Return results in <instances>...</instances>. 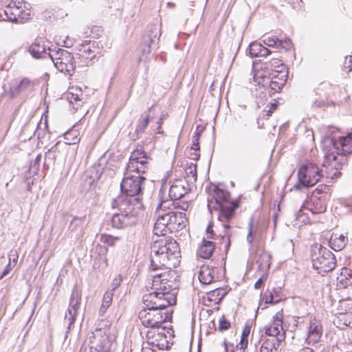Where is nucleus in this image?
<instances>
[{"instance_id":"nucleus-1","label":"nucleus","mask_w":352,"mask_h":352,"mask_svg":"<svg viewBox=\"0 0 352 352\" xmlns=\"http://www.w3.org/2000/svg\"><path fill=\"white\" fill-rule=\"evenodd\" d=\"M211 193L208 198V208L212 213L217 212L218 220L221 223L223 228V234L220 233L219 236L223 239H226L228 247L230 237L232 234L231 226L229 224L232 219L236 206L230 201V194L228 191L219 188L218 186H213L210 189Z\"/></svg>"},{"instance_id":"nucleus-2","label":"nucleus","mask_w":352,"mask_h":352,"mask_svg":"<svg viewBox=\"0 0 352 352\" xmlns=\"http://www.w3.org/2000/svg\"><path fill=\"white\" fill-rule=\"evenodd\" d=\"M179 258V248L175 240H156L151 245V269L175 268L180 262Z\"/></svg>"},{"instance_id":"nucleus-3","label":"nucleus","mask_w":352,"mask_h":352,"mask_svg":"<svg viewBox=\"0 0 352 352\" xmlns=\"http://www.w3.org/2000/svg\"><path fill=\"white\" fill-rule=\"evenodd\" d=\"M112 207L117 208L118 212L111 217V226L114 228L123 229L136 223L138 215L143 208L142 202L138 198L124 199L118 197L112 202Z\"/></svg>"},{"instance_id":"nucleus-4","label":"nucleus","mask_w":352,"mask_h":352,"mask_svg":"<svg viewBox=\"0 0 352 352\" xmlns=\"http://www.w3.org/2000/svg\"><path fill=\"white\" fill-rule=\"evenodd\" d=\"M311 261L313 267L322 276L332 271L336 265L334 254L320 244L311 247Z\"/></svg>"},{"instance_id":"nucleus-5","label":"nucleus","mask_w":352,"mask_h":352,"mask_svg":"<svg viewBox=\"0 0 352 352\" xmlns=\"http://www.w3.org/2000/svg\"><path fill=\"white\" fill-rule=\"evenodd\" d=\"M50 59L60 72L72 76L76 69V62L72 53L66 50L55 47L49 54Z\"/></svg>"},{"instance_id":"nucleus-6","label":"nucleus","mask_w":352,"mask_h":352,"mask_svg":"<svg viewBox=\"0 0 352 352\" xmlns=\"http://www.w3.org/2000/svg\"><path fill=\"white\" fill-rule=\"evenodd\" d=\"M145 177L140 175L125 172L124 177L120 184V188L122 195L119 197H123L124 199L129 198H139L143 189V184Z\"/></svg>"},{"instance_id":"nucleus-7","label":"nucleus","mask_w":352,"mask_h":352,"mask_svg":"<svg viewBox=\"0 0 352 352\" xmlns=\"http://www.w3.org/2000/svg\"><path fill=\"white\" fill-rule=\"evenodd\" d=\"M4 13L10 21L24 23L30 19V4L22 0H12L6 6Z\"/></svg>"},{"instance_id":"nucleus-8","label":"nucleus","mask_w":352,"mask_h":352,"mask_svg":"<svg viewBox=\"0 0 352 352\" xmlns=\"http://www.w3.org/2000/svg\"><path fill=\"white\" fill-rule=\"evenodd\" d=\"M142 301L146 307L162 311L166 307L175 305L177 298L175 294H167V292L164 294V292L155 290L144 294Z\"/></svg>"},{"instance_id":"nucleus-9","label":"nucleus","mask_w":352,"mask_h":352,"mask_svg":"<svg viewBox=\"0 0 352 352\" xmlns=\"http://www.w3.org/2000/svg\"><path fill=\"white\" fill-rule=\"evenodd\" d=\"M113 342L104 329H96L91 332L81 348H88L91 352H111Z\"/></svg>"},{"instance_id":"nucleus-10","label":"nucleus","mask_w":352,"mask_h":352,"mask_svg":"<svg viewBox=\"0 0 352 352\" xmlns=\"http://www.w3.org/2000/svg\"><path fill=\"white\" fill-rule=\"evenodd\" d=\"M174 206L171 201H162L157 206L155 212L156 221L154 225L153 232L158 236H165L170 233L169 222L170 221V206Z\"/></svg>"},{"instance_id":"nucleus-11","label":"nucleus","mask_w":352,"mask_h":352,"mask_svg":"<svg viewBox=\"0 0 352 352\" xmlns=\"http://www.w3.org/2000/svg\"><path fill=\"white\" fill-rule=\"evenodd\" d=\"M299 184L294 186L295 189H299L300 185L304 187L314 186L322 177L320 168L313 163H306L302 165L298 172Z\"/></svg>"},{"instance_id":"nucleus-12","label":"nucleus","mask_w":352,"mask_h":352,"mask_svg":"<svg viewBox=\"0 0 352 352\" xmlns=\"http://www.w3.org/2000/svg\"><path fill=\"white\" fill-rule=\"evenodd\" d=\"M170 317V314L169 313L147 307L142 309L138 314V318L142 325L151 329H158Z\"/></svg>"},{"instance_id":"nucleus-13","label":"nucleus","mask_w":352,"mask_h":352,"mask_svg":"<svg viewBox=\"0 0 352 352\" xmlns=\"http://www.w3.org/2000/svg\"><path fill=\"white\" fill-rule=\"evenodd\" d=\"M178 283L170 271L153 275L152 289L160 292L177 295Z\"/></svg>"},{"instance_id":"nucleus-14","label":"nucleus","mask_w":352,"mask_h":352,"mask_svg":"<svg viewBox=\"0 0 352 352\" xmlns=\"http://www.w3.org/2000/svg\"><path fill=\"white\" fill-rule=\"evenodd\" d=\"M150 157L142 148L134 150L131 153L126 168V172L140 175L148 169Z\"/></svg>"},{"instance_id":"nucleus-15","label":"nucleus","mask_w":352,"mask_h":352,"mask_svg":"<svg viewBox=\"0 0 352 352\" xmlns=\"http://www.w3.org/2000/svg\"><path fill=\"white\" fill-rule=\"evenodd\" d=\"M325 144L324 151L328 146L331 148L327 152L333 151L336 155H346L352 153V135L348 134L346 136L340 137L338 140L328 138L324 142Z\"/></svg>"},{"instance_id":"nucleus-16","label":"nucleus","mask_w":352,"mask_h":352,"mask_svg":"<svg viewBox=\"0 0 352 352\" xmlns=\"http://www.w3.org/2000/svg\"><path fill=\"white\" fill-rule=\"evenodd\" d=\"M81 302V292L76 285L73 288L68 309L65 313V322L67 323V329L69 331L74 323L77 313L80 309Z\"/></svg>"},{"instance_id":"nucleus-17","label":"nucleus","mask_w":352,"mask_h":352,"mask_svg":"<svg viewBox=\"0 0 352 352\" xmlns=\"http://www.w3.org/2000/svg\"><path fill=\"white\" fill-rule=\"evenodd\" d=\"M283 313L277 312L273 317L271 322L265 327L266 336L274 338L278 342H283L285 338V333L283 328Z\"/></svg>"},{"instance_id":"nucleus-18","label":"nucleus","mask_w":352,"mask_h":352,"mask_svg":"<svg viewBox=\"0 0 352 352\" xmlns=\"http://www.w3.org/2000/svg\"><path fill=\"white\" fill-rule=\"evenodd\" d=\"M324 161L323 162L322 166L324 169L320 170L322 177H325L327 179L331 180L336 179L340 175L338 168H336V160L338 156L336 155L333 151L330 153L324 150Z\"/></svg>"},{"instance_id":"nucleus-19","label":"nucleus","mask_w":352,"mask_h":352,"mask_svg":"<svg viewBox=\"0 0 352 352\" xmlns=\"http://www.w3.org/2000/svg\"><path fill=\"white\" fill-rule=\"evenodd\" d=\"M319 203L313 208H305L302 206L296 214V224L299 226L302 224L309 223L311 221V217L315 214H319L326 210V206L320 203V200H317Z\"/></svg>"},{"instance_id":"nucleus-20","label":"nucleus","mask_w":352,"mask_h":352,"mask_svg":"<svg viewBox=\"0 0 352 352\" xmlns=\"http://www.w3.org/2000/svg\"><path fill=\"white\" fill-rule=\"evenodd\" d=\"M146 343L153 347H157L158 349H164L167 346V336L165 333V329L160 330L158 329H151L146 333Z\"/></svg>"},{"instance_id":"nucleus-21","label":"nucleus","mask_w":352,"mask_h":352,"mask_svg":"<svg viewBox=\"0 0 352 352\" xmlns=\"http://www.w3.org/2000/svg\"><path fill=\"white\" fill-rule=\"evenodd\" d=\"M79 56L88 65L99 54V47L95 41H85L78 47Z\"/></svg>"},{"instance_id":"nucleus-22","label":"nucleus","mask_w":352,"mask_h":352,"mask_svg":"<svg viewBox=\"0 0 352 352\" xmlns=\"http://www.w3.org/2000/svg\"><path fill=\"white\" fill-rule=\"evenodd\" d=\"M191 190V186L185 179H177L173 182L169 188L171 201L182 198Z\"/></svg>"},{"instance_id":"nucleus-23","label":"nucleus","mask_w":352,"mask_h":352,"mask_svg":"<svg viewBox=\"0 0 352 352\" xmlns=\"http://www.w3.org/2000/svg\"><path fill=\"white\" fill-rule=\"evenodd\" d=\"M175 205L170 206V217L171 219L169 222L170 233L179 231L186 226V214L183 212L175 210Z\"/></svg>"},{"instance_id":"nucleus-24","label":"nucleus","mask_w":352,"mask_h":352,"mask_svg":"<svg viewBox=\"0 0 352 352\" xmlns=\"http://www.w3.org/2000/svg\"><path fill=\"white\" fill-rule=\"evenodd\" d=\"M322 327L320 320L313 318L310 320L307 329L306 342L309 344L318 343L322 335Z\"/></svg>"},{"instance_id":"nucleus-25","label":"nucleus","mask_w":352,"mask_h":352,"mask_svg":"<svg viewBox=\"0 0 352 352\" xmlns=\"http://www.w3.org/2000/svg\"><path fill=\"white\" fill-rule=\"evenodd\" d=\"M53 50V48L47 47L45 42L41 40H36L28 48V52L33 58L38 59L47 58H50V53Z\"/></svg>"},{"instance_id":"nucleus-26","label":"nucleus","mask_w":352,"mask_h":352,"mask_svg":"<svg viewBox=\"0 0 352 352\" xmlns=\"http://www.w3.org/2000/svg\"><path fill=\"white\" fill-rule=\"evenodd\" d=\"M270 71L269 67L264 65H254L253 67V81L262 87L268 81V78L270 76Z\"/></svg>"},{"instance_id":"nucleus-27","label":"nucleus","mask_w":352,"mask_h":352,"mask_svg":"<svg viewBox=\"0 0 352 352\" xmlns=\"http://www.w3.org/2000/svg\"><path fill=\"white\" fill-rule=\"evenodd\" d=\"M158 35H160V30L155 25L152 28L148 35L144 36L143 42L141 45V50L144 55L151 52V45L159 40Z\"/></svg>"},{"instance_id":"nucleus-28","label":"nucleus","mask_w":352,"mask_h":352,"mask_svg":"<svg viewBox=\"0 0 352 352\" xmlns=\"http://www.w3.org/2000/svg\"><path fill=\"white\" fill-rule=\"evenodd\" d=\"M82 90L77 88H72L65 94L66 99L76 110L82 104Z\"/></svg>"},{"instance_id":"nucleus-29","label":"nucleus","mask_w":352,"mask_h":352,"mask_svg":"<svg viewBox=\"0 0 352 352\" xmlns=\"http://www.w3.org/2000/svg\"><path fill=\"white\" fill-rule=\"evenodd\" d=\"M258 258L256 263L258 264V270L263 273H266L270 267L271 254L263 250L257 251Z\"/></svg>"},{"instance_id":"nucleus-30","label":"nucleus","mask_w":352,"mask_h":352,"mask_svg":"<svg viewBox=\"0 0 352 352\" xmlns=\"http://www.w3.org/2000/svg\"><path fill=\"white\" fill-rule=\"evenodd\" d=\"M260 342L261 343L260 352H280L278 346L280 342L274 338H267L266 336H262Z\"/></svg>"},{"instance_id":"nucleus-31","label":"nucleus","mask_w":352,"mask_h":352,"mask_svg":"<svg viewBox=\"0 0 352 352\" xmlns=\"http://www.w3.org/2000/svg\"><path fill=\"white\" fill-rule=\"evenodd\" d=\"M34 86L33 81L27 78H23L15 87L11 88V95L14 97L21 93H28L32 91Z\"/></svg>"},{"instance_id":"nucleus-32","label":"nucleus","mask_w":352,"mask_h":352,"mask_svg":"<svg viewBox=\"0 0 352 352\" xmlns=\"http://www.w3.org/2000/svg\"><path fill=\"white\" fill-rule=\"evenodd\" d=\"M96 250L99 251L100 256L95 258L94 267L98 268L100 271L105 270L108 265L107 253L108 249L101 245H97Z\"/></svg>"},{"instance_id":"nucleus-33","label":"nucleus","mask_w":352,"mask_h":352,"mask_svg":"<svg viewBox=\"0 0 352 352\" xmlns=\"http://www.w3.org/2000/svg\"><path fill=\"white\" fill-rule=\"evenodd\" d=\"M247 52L251 57L266 56L271 53L270 50L257 42L251 43Z\"/></svg>"},{"instance_id":"nucleus-34","label":"nucleus","mask_w":352,"mask_h":352,"mask_svg":"<svg viewBox=\"0 0 352 352\" xmlns=\"http://www.w3.org/2000/svg\"><path fill=\"white\" fill-rule=\"evenodd\" d=\"M333 323L340 329L352 327V312L339 313L336 316Z\"/></svg>"},{"instance_id":"nucleus-35","label":"nucleus","mask_w":352,"mask_h":352,"mask_svg":"<svg viewBox=\"0 0 352 352\" xmlns=\"http://www.w3.org/2000/svg\"><path fill=\"white\" fill-rule=\"evenodd\" d=\"M214 250V244L212 241L203 240L201 244L199 247L197 254L203 258H209Z\"/></svg>"},{"instance_id":"nucleus-36","label":"nucleus","mask_w":352,"mask_h":352,"mask_svg":"<svg viewBox=\"0 0 352 352\" xmlns=\"http://www.w3.org/2000/svg\"><path fill=\"white\" fill-rule=\"evenodd\" d=\"M214 269L208 265H204L200 268L199 272V279L204 285H209L214 280Z\"/></svg>"},{"instance_id":"nucleus-37","label":"nucleus","mask_w":352,"mask_h":352,"mask_svg":"<svg viewBox=\"0 0 352 352\" xmlns=\"http://www.w3.org/2000/svg\"><path fill=\"white\" fill-rule=\"evenodd\" d=\"M280 79H278L279 81H274L271 80L270 77L268 78V81L265 84L263 88L268 90L270 94H274V93L279 92L286 82V78L283 75L280 76Z\"/></svg>"},{"instance_id":"nucleus-38","label":"nucleus","mask_w":352,"mask_h":352,"mask_svg":"<svg viewBox=\"0 0 352 352\" xmlns=\"http://www.w3.org/2000/svg\"><path fill=\"white\" fill-rule=\"evenodd\" d=\"M347 243V238L344 234L338 236L336 234L331 235L329 239L330 246L335 251H340L344 248Z\"/></svg>"},{"instance_id":"nucleus-39","label":"nucleus","mask_w":352,"mask_h":352,"mask_svg":"<svg viewBox=\"0 0 352 352\" xmlns=\"http://www.w3.org/2000/svg\"><path fill=\"white\" fill-rule=\"evenodd\" d=\"M188 184L190 185V186L196 182L197 180V166L194 164H191L188 168L186 169V177L184 178Z\"/></svg>"},{"instance_id":"nucleus-40","label":"nucleus","mask_w":352,"mask_h":352,"mask_svg":"<svg viewBox=\"0 0 352 352\" xmlns=\"http://www.w3.org/2000/svg\"><path fill=\"white\" fill-rule=\"evenodd\" d=\"M100 241L110 246H113L120 240L118 236H113L107 234H101L99 236Z\"/></svg>"},{"instance_id":"nucleus-41","label":"nucleus","mask_w":352,"mask_h":352,"mask_svg":"<svg viewBox=\"0 0 352 352\" xmlns=\"http://www.w3.org/2000/svg\"><path fill=\"white\" fill-rule=\"evenodd\" d=\"M57 144H55L51 148H50L46 153H45V160H48L50 162H52L53 164L55 163L56 155V153L57 152L58 148Z\"/></svg>"},{"instance_id":"nucleus-42","label":"nucleus","mask_w":352,"mask_h":352,"mask_svg":"<svg viewBox=\"0 0 352 352\" xmlns=\"http://www.w3.org/2000/svg\"><path fill=\"white\" fill-rule=\"evenodd\" d=\"M149 116H146L144 119L140 120L136 127V131L138 133H143L149 123Z\"/></svg>"},{"instance_id":"nucleus-43","label":"nucleus","mask_w":352,"mask_h":352,"mask_svg":"<svg viewBox=\"0 0 352 352\" xmlns=\"http://www.w3.org/2000/svg\"><path fill=\"white\" fill-rule=\"evenodd\" d=\"M265 45L269 47H276L278 45V38L276 36H267L263 39Z\"/></svg>"},{"instance_id":"nucleus-44","label":"nucleus","mask_w":352,"mask_h":352,"mask_svg":"<svg viewBox=\"0 0 352 352\" xmlns=\"http://www.w3.org/2000/svg\"><path fill=\"white\" fill-rule=\"evenodd\" d=\"M41 160V154H38L35 160L32 161L30 166V171L36 173V172L39 169L40 162Z\"/></svg>"},{"instance_id":"nucleus-45","label":"nucleus","mask_w":352,"mask_h":352,"mask_svg":"<svg viewBox=\"0 0 352 352\" xmlns=\"http://www.w3.org/2000/svg\"><path fill=\"white\" fill-rule=\"evenodd\" d=\"M73 135L72 131H68L65 134L64 138L67 141L66 142L68 144H75L77 142H79V138L77 135H74V137H72Z\"/></svg>"},{"instance_id":"nucleus-46","label":"nucleus","mask_w":352,"mask_h":352,"mask_svg":"<svg viewBox=\"0 0 352 352\" xmlns=\"http://www.w3.org/2000/svg\"><path fill=\"white\" fill-rule=\"evenodd\" d=\"M274 63H278L279 65L278 67L273 69V70H270V73H274L276 74L284 72L285 73H287V75H288V71L282 60H276Z\"/></svg>"},{"instance_id":"nucleus-47","label":"nucleus","mask_w":352,"mask_h":352,"mask_svg":"<svg viewBox=\"0 0 352 352\" xmlns=\"http://www.w3.org/2000/svg\"><path fill=\"white\" fill-rule=\"evenodd\" d=\"M113 292H107L103 296L102 305L103 307H109L112 302Z\"/></svg>"},{"instance_id":"nucleus-48","label":"nucleus","mask_w":352,"mask_h":352,"mask_svg":"<svg viewBox=\"0 0 352 352\" xmlns=\"http://www.w3.org/2000/svg\"><path fill=\"white\" fill-rule=\"evenodd\" d=\"M222 289L220 288L214 289L210 292H208V298H210V300H212V298L213 297L217 296V298L214 299V300H220L221 298L223 297V294H221Z\"/></svg>"},{"instance_id":"nucleus-49","label":"nucleus","mask_w":352,"mask_h":352,"mask_svg":"<svg viewBox=\"0 0 352 352\" xmlns=\"http://www.w3.org/2000/svg\"><path fill=\"white\" fill-rule=\"evenodd\" d=\"M292 41L289 38H286L285 40L278 39L277 47L289 50L292 47Z\"/></svg>"},{"instance_id":"nucleus-50","label":"nucleus","mask_w":352,"mask_h":352,"mask_svg":"<svg viewBox=\"0 0 352 352\" xmlns=\"http://www.w3.org/2000/svg\"><path fill=\"white\" fill-rule=\"evenodd\" d=\"M9 262L12 264L13 263V266H14L18 261L19 255L15 250H11L8 254Z\"/></svg>"},{"instance_id":"nucleus-51","label":"nucleus","mask_w":352,"mask_h":352,"mask_svg":"<svg viewBox=\"0 0 352 352\" xmlns=\"http://www.w3.org/2000/svg\"><path fill=\"white\" fill-rule=\"evenodd\" d=\"M253 240H254V236H253V226H252V223H251L249 225L248 234V236H247V241L250 244V249H252L253 248V245H252Z\"/></svg>"},{"instance_id":"nucleus-52","label":"nucleus","mask_w":352,"mask_h":352,"mask_svg":"<svg viewBox=\"0 0 352 352\" xmlns=\"http://www.w3.org/2000/svg\"><path fill=\"white\" fill-rule=\"evenodd\" d=\"M122 281V276L121 274H118L112 280L111 286L113 287L112 291L115 290L120 285Z\"/></svg>"},{"instance_id":"nucleus-53","label":"nucleus","mask_w":352,"mask_h":352,"mask_svg":"<svg viewBox=\"0 0 352 352\" xmlns=\"http://www.w3.org/2000/svg\"><path fill=\"white\" fill-rule=\"evenodd\" d=\"M344 67L348 69V72L352 71V56H346L345 58Z\"/></svg>"},{"instance_id":"nucleus-54","label":"nucleus","mask_w":352,"mask_h":352,"mask_svg":"<svg viewBox=\"0 0 352 352\" xmlns=\"http://www.w3.org/2000/svg\"><path fill=\"white\" fill-rule=\"evenodd\" d=\"M248 340L244 336H241L240 342L236 345V348L241 350H243L248 346Z\"/></svg>"},{"instance_id":"nucleus-55","label":"nucleus","mask_w":352,"mask_h":352,"mask_svg":"<svg viewBox=\"0 0 352 352\" xmlns=\"http://www.w3.org/2000/svg\"><path fill=\"white\" fill-rule=\"evenodd\" d=\"M230 324L225 319H221L219 321V329L221 331L228 330L230 328Z\"/></svg>"},{"instance_id":"nucleus-56","label":"nucleus","mask_w":352,"mask_h":352,"mask_svg":"<svg viewBox=\"0 0 352 352\" xmlns=\"http://www.w3.org/2000/svg\"><path fill=\"white\" fill-rule=\"evenodd\" d=\"M283 76H285V78H286V80L288 78V75H287V73H285L284 72H282L281 73H278V74H274V73H271L270 74V78L271 80H273L274 81H279L278 79H280L281 78V75H283Z\"/></svg>"},{"instance_id":"nucleus-57","label":"nucleus","mask_w":352,"mask_h":352,"mask_svg":"<svg viewBox=\"0 0 352 352\" xmlns=\"http://www.w3.org/2000/svg\"><path fill=\"white\" fill-rule=\"evenodd\" d=\"M212 227H213V223H210L206 228V233H207L208 237L210 238V239H214V235H215V234L213 231Z\"/></svg>"},{"instance_id":"nucleus-58","label":"nucleus","mask_w":352,"mask_h":352,"mask_svg":"<svg viewBox=\"0 0 352 352\" xmlns=\"http://www.w3.org/2000/svg\"><path fill=\"white\" fill-rule=\"evenodd\" d=\"M276 60H280V59L278 58H272L271 60H270L269 62L267 63H265L267 67H269V69L270 71V70H273V69H274L275 67H278L279 65H278V63H275L274 62Z\"/></svg>"},{"instance_id":"nucleus-59","label":"nucleus","mask_w":352,"mask_h":352,"mask_svg":"<svg viewBox=\"0 0 352 352\" xmlns=\"http://www.w3.org/2000/svg\"><path fill=\"white\" fill-rule=\"evenodd\" d=\"M63 46L65 47H70L74 44V39L69 36H65V38L63 41Z\"/></svg>"},{"instance_id":"nucleus-60","label":"nucleus","mask_w":352,"mask_h":352,"mask_svg":"<svg viewBox=\"0 0 352 352\" xmlns=\"http://www.w3.org/2000/svg\"><path fill=\"white\" fill-rule=\"evenodd\" d=\"M12 269V264L10 263V262H8V265H6V267L2 272L0 278H2L3 277L7 276L10 273V272L11 271Z\"/></svg>"},{"instance_id":"nucleus-61","label":"nucleus","mask_w":352,"mask_h":352,"mask_svg":"<svg viewBox=\"0 0 352 352\" xmlns=\"http://www.w3.org/2000/svg\"><path fill=\"white\" fill-rule=\"evenodd\" d=\"M273 299H274L273 294L271 292H269L268 296L265 294L263 296V300H265V303H272L273 301Z\"/></svg>"},{"instance_id":"nucleus-62","label":"nucleus","mask_w":352,"mask_h":352,"mask_svg":"<svg viewBox=\"0 0 352 352\" xmlns=\"http://www.w3.org/2000/svg\"><path fill=\"white\" fill-rule=\"evenodd\" d=\"M328 189V187L326 185H324V186H318L316 189V191L318 193V194H320V193H322V192H324L326 190Z\"/></svg>"},{"instance_id":"nucleus-63","label":"nucleus","mask_w":352,"mask_h":352,"mask_svg":"<svg viewBox=\"0 0 352 352\" xmlns=\"http://www.w3.org/2000/svg\"><path fill=\"white\" fill-rule=\"evenodd\" d=\"M191 149L194 150L195 152L198 151L199 150V142H193L191 146Z\"/></svg>"},{"instance_id":"nucleus-64","label":"nucleus","mask_w":352,"mask_h":352,"mask_svg":"<svg viewBox=\"0 0 352 352\" xmlns=\"http://www.w3.org/2000/svg\"><path fill=\"white\" fill-rule=\"evenodd\" d=\"M142 352H156L153 349H151L147 346H143Z\"/></svg>"}]
</instances>
